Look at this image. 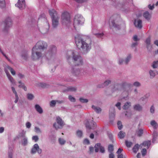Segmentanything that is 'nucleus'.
Returning <instances> with one entry per match:
<instances>
[{
    "instance_id": "c85d7f7f",
    "label": "nucleus",
    "mask_w": 158,
    "mask_h": 158,
    "mask_svg": "<svg viewBox=\"0 0 158 158\" xmlns=\"http://www.w3.org/2000/svg\"><path fill=\"white\" fill-rule=\"evenodd\" d=\"M151 126L154 129H156L158 127L157 123L154 120L151 121L150 123Z\"/></svg>"
},
{
    "instance_id": "c03bdc74",
    "label": "nucleus",
    "mask_w": 158,
    "mask_h": 158,
    "mask_svg": "<svg viewBox=\"0 0 158 158\" xmlns=\"http://www.w3.org/2000/svg\"><path fill=\"white\" fill-rule=\"evenodd\" d=\"M143 133V130L142 129H139L137 131L136 134L137 135L139 136H141Z\"/></svg>"
},
{
    "instance_id": "9b49d317",
    "label": "nucleus",
    "mask_w": 158,
    "mask_h": 158,
    "mask_svg": "<svg viewBox=\"0 0 158 158\" xmlns=\"http://www.w3.org/2000/svg\"><path fill=\"white\" fill-rule=\"evenodd\" d=\"M34 47L40 50H44L46 49L48 47V44L46 42L42 41H40L37 42Z\"/></svg>"
},
{
    "instance_id": "39448f33",
    "label": "nucleus",
    "mask_w": 158,
    "mask_h": 158,
    "mask_svg": "<svg viewBox=\"0 0 158 158\" xmlns=\"http://www.w3.org/2000/svg\"><path fill=\"white\" fill-rule=\"evenodd\" d=\"M44 56L41 50L34 47L32 48L31 50V58L34 60H37L41 59Z\"/></svg>"
},
{
    "instance_id": "5fc2aeb1",
    "label": "nucleus",
    "mask_w": 158,
    "mask_h": 158,
    "mask_svg": "<svg viewBox=\"0 0 158 158\" xmlns=\"http://www.w3.org/2000/svg\"><path fill=\"white\" fill-rule=\"evenodd\" d=\"M35 132L38 133H40L42 132V131L38 127H35Z\"/></svg>"
},
{
    "instance_id": "69168bd1",
    "label": "nucleus",
    "mask_w": 158,
    "mask_h": 158,
    "mask_svg": "<svg viewBox=\"0 0 158 158\" xmlns=\"http://www.w3.org/2000/svg\"><path fill=\"white\" fill-rule=\"evenodd\" d=\"M155 110V109L154 107L153 106H152L150 108V112L152 114H153L154 113Z\"/></svg>"
},
{
    "instance_id": "bf43d9fd",
    "label": "nucleus",
    "mask_w": 158,
    "mask_h": 158,
    "mask_svg": "<svg viewBox=\"0 0 158 158\" xmlns=\"http://www.w3.org/2000/svg\"><path fill=\"white\" fill-rule=\"evenodd\" d=\"M80 101L82 103H87L88 102V100L86 99H84L82 98H80L79 99Z\"/></svg>"
},
{
    "instance_id": "338daca9",
    "label": "nucleus",
    "mask_w": 158,
    "mask_h": 158,
    "mask_svg": "<svg viewBox=\"0 0 158 158\" xmlns=\"http://www.w3.org/2000/svg\"><path fill=\"white\" fill-rule=\"evenodd\" d=\"M121 103L120 102H118L116 104H115V106L117 107L119 110L121 109Z\"/></svg>"
},
{
    "instance_id": "4be33fe9",
    "label": "nucleus",
    "mask_w": 158,
    "mask_h": 158,
    "mask_svg": "<svg viewBox=\"0 0 158 158\" xmlns=\"http://www.w3.org/2000/svg\"><path fill=\"white\" fill-rule=\"evenodd\" d=\"M132 58V56L131 54H128L124 59L125 64L127 65L130 61Z\"/></svg>"
},
{
    "instance_id": "6e6552de",
    "label": "nucleus",
    "mask_w": 158,
    "mask_h": 158,
    "mask_svg": "<svg viewBox=\"0 0 158 158\" xmlns=\"http://www.w3.org/2000/svg\"><path fill=\"white\" fill-rule=\"evenodd\" d=\"M3 24L4 27L2 31L4 33H7L10 27H11L13 24V21L11 18L10 17L6 18L3 21Z\"/></svg>"
},
{
    "instance_id": "37998d69",
    "label": "nucleus",
    "mask_w": 158,
    "mask_h": 158,
    "mask_svg": "<svg viewBox=\"0 0 158 158\" xmlns=\"http://www.w3.org/2000/svg\"><path fill=\"white\" fill-rule=\"evenodd\" d=\"M13 151L12 149H9L8 153V158H13Z\"/></svg>"
},
{
    "instance_id": "864d4df0",
    "label": "nucleus",
    "mask_w": 158,
    "mask_h": 158,
    "mask_svg": "<svg viewBox=\"0 0 158 158\" xmlns=\"http://www.w3.org/2000/svg\"><path fill=\"white\" fill-rule=\"evenodd\" d=\"M93 34L96 35L97 37L101 38L104 35V34L102 33H94V32H93Z\"/></svg>"
},
{
    "instance_id": "f03ea898",
    "label": "nucleus",
    "mask_w": 158,
    "mask_h": 158,
    "mask_svg": "<svg viewBox=\"0 0 158 158\" xmlns=\"http://www.w3.org/2000/svg\"><path fill=\"white\" fill-rule=\"evenodd\" d=\"M75 41L77 47L85 52H87L91 48V41L89 38L84 40L79 37H76Z\"/></svg>"
},
{
    "instance_id": "ddd939ff",
    "label": "nucleus",
    "mask_w": 158,
    "mask_h": 158,
    "mask_svg": "<svg viewBox=\"0 0 158 158\" xmlns=\"http://www.w3.org/2000/svg\"><path fill=\"white\" fill-rule=\"evenodd\" d=\"M37 152L38 154H41L42 152V150L40 148L38 144H35L31 148V153L32 154H35Z\"/></svg>"
},
{
    "instance_id": "7ed1b4c3",
    "label": "nucleus",
    "mask_w": 158,
    "mask_h": 158,
    "mask_svg": "<svg viewBox=\"0 0 158 158\" xmlns=\"http://www.w3.org/2000/svg\"><path fill=\"white\" fill-rule=\"evenodd\" d=\"M121 21L120 16L118 15H114L112 16L109 20L110 27L114 32L120 29V23Z\"/></svg>"
},
{
    "instance_id": "052dcab7",
    "label": "nucleus",
    "mask_w": 158,
    "mask_h": 158,
    "mask_svg": "<svg viewBox=\"0 0 158 158\" xmlns=\"http://www.w3.org/2000/svg\"><path fill=\"white\" fill-rule=\"evenodd\" d=\"M0 52L8 61H10V59L8 57L6 56V55L3 52L1 49H0Z\"/></svg>"
},
{
    "instance_id": "1a4fd4ad",
    "label": "nucleus",
    "mask_w": 158,
    "mask_h": 158,
    "mask_svg": "<svg viewBox=\"0 0 158 158\" xmlns=\"http://www.w3.org/2000/svg\"><path fill=\"white\" fill-rule=\"evenodd\" d=\"M56 52V47L54 45H51L49 48L48 53L47 54V59L49 60H53L55 58Z\"/></svg>"
},
{
    "instance_id": "4d7b16f0",
    "label": "nucleus",
    "mask_w": 158,
    "mask_h": 158,
    "mask_svg": "<svg viewBox=\"0 0 158 158\" xmlns=\"http://www.w3.org/2000/svg\"><path fill=\"white\" fill-rule=\"evenodd\" d=\"M77 90L76 88L75 87H69L68 88V90L69 91H71L72 92H75Z\"/></svg>"
},
{
    "instance_id": "a211bd4d",
    "label": "nucleus",
    "mask_w": 158,
    "mask_h": 158,
    "mask_svg": "<svg viewBox=\"0 0 158 158\" xmlns=\"http://www.w3.org/2000/svg\"><path fill=\"white\" fill-rule=\"evenodd\" d=\"M111 81L110 79H108L106 80L103 83L99 85L98 87L99 88H103L105 86H108L110 84Z\"/></svg>"
},
{
    "instance_id": "f3484780",
    "label": "nucleus",
    "mask_w": 158,
    "mask_h": 158,
    "mask_svg": "<svg viewBox=\"0 0 158 158\" xmlns=\"http://www.w3.org/2000/svg\"><path fill=\"white\" fill-rule=\"evenodd\" d=\"M6 74L9 80L11 83V85H16V81L11 76L9 73L6 71Z\"/></svg>"
},
{
    "instance_id": "9d476101",
    "label": "nucleus",
    "mask_w": 158,
    "mask_h": 158,
    "mask_svg": "<svg viewBox=\"0 0 158 158\" xmlns=\"http://www.w3.org/2000/svg\"><path fill=\"white\" fill-rule=\"evenodd\" d=\"M64 125V123L62 119L59 117H57L56 118V122L53 125V127L56 130L61 129Z\"/></svg>"
},
{
    "instance_id": "20e7f679",
    "label": "nucleus",
    "mask_w": 158,
    "mask_h": 158,
    "mask_svg": "<svg viewBox=\"0 0 158 158\" xmlns=\"http://www.w3.org/2000/svg\"><path fill=\"white\" fill-rule=\"evenodd\" d=\"M49 13L52 19V27L56 28L59 25V16L56 10H49Z\"/></svg>"
},
{
    "instance_id": "c756f323",
    "label": "nucleus",
    "mask_w": 158,
    "mask_h": 158,
    "mask_svg": "<svg viewBox=\"0 0 158 158\" xmlns=\"http://www.w3.org/2000/svg\"><path fill=\"white\" fill-rule=\"evenodd\" d=\"M92 107L94 111L97 113H100L102 111L101 109L99 107L93 105Z\"/></svg>"
},
{
    "instance_id": "de8ad7c7",
    "label": "nucleus",
    "mask_w": 158,
    "mask_h": 158,
    "mask_svg": "<svg viewBox=\"0 0 158 158\" xmlns=\"http://www.w3.org/2000/svg\"><path fill=\"white\" fill-rule=\"evenodd\" d=\"M151 37L150 36H149L148 38L146 39L145 42L146 45L149 44L151 43Z\"/></svg>"
},
{
    "instance_id": "ea45409f",
    "label": "nucleus",
    "mask_w": 158,
    "mask_h": 158,
    "mask_svg": "<svg viewBox=\"0 0 158 158\" xmlns=\"http://www.w3.org/2000/svg\"><path fill=\"white\" fill-rule=\"evenodd\" d=\"M158 136V133L157 132L154 131L153 133V139L152 140V142L154 143V142L156 140V139Z\"/></svg>"
},
{
    "instance_id": "603ef678",
    "label": "nucleus",
    "mask_w": 158,
    "mask_h": 158,
    "mask_svg": "<svg viewBox=\"0 0 158 158\" xmlns=\"http://www.w3.org/2000/svg\"><path fill=\"white\" fill-rule=\"evenodd\" d=\"M68 98L71 102H75L76 101L75 98L71 95H69Z\"/></svg>"
},
{
    "instance_id": "774afa93",
    "label": "nucleus",
    "mask_w": 158,
    "mask_h": 158,
    "mask_svg": "<svg viewBox=\"0 0 158 158\" xmlns=\"http://www.w3.org/2000/svg\"><path fill=\"white\" fill-rule=\"evenodd\" d=\"M32 139L35 142H36L38 140L39 138L37 136H34L32 137Z\"/></svg>"
},
{
    "instance_id": "2eb2a0df",
    "label": "nucleus",
    "mask_w": 158,
    "mask_h": 158,
    "mask_svg": "<svg viewBox=\"0 0 158 158\" xmlns=\"http://www.w3.org/2000/svg\"><path fill=\"white\" fill-rule=\"evenodd\" d=\"M95 148V152H98L100 150L101 152L104 153L105 152V149L102 146L100 143L96 144L94 146Z\"/></svg>"
},
{
    "instance_id": "4c0bfd02",
    "label": "nucleus",
    "mask_w": 158,
    "mask_h": 158,
    "mask_svg": "<svg viewBox=\"0 0 158 158\" xmlns=\"http://www.w3.org/2000/svg\"><path fill=\"white\" fill-rule=\"evenodd\" d=\"M145 147H146L147 148H148L151 145V141H148L144 142L142 144Z\"/></svg>"
},
{
    "instance_id": "473e14b6",
    "label": "nucleus",
    "mask_w": 158,
    "mask_h": 158,
    "mask_svg": "<svg viewBox=\"0 0 158 158\" xmlns=\"http://www.w3.org/2000/svg\"><path fill=\"white\" fill-rule=\"evenodd\" d=\"M126 135L125 133L123 131H120L118 134V137L120 139L123 138Z\"/></svg>"
},
{
    "instance_id": "a18cd8bd",
    "label": "nucleus",
    "mask_w": 158,
    "mask_h": 158,
    "mask_svg": "<svg viewBox=\"0 0 158 158\" xmlns=\"http://www.w3.org/2000/svg\"><path fill=\"white\" fill-rule=\"evenodd\" d=\"M37 85L42 88L45 87L46 86V84L44 83L38 82L36 84Z\"/></svg>"
},
{
    "instance_id": "8fccbe9b",
    "label": "nucleus",
    "mask_w": 158,
    "mask_h": 158,
    "mask_svg": "<svg viewBox=\"0 0 158 158\" xmlns=\"http://www.w3.org/2000/svg\"><path fill=\"white\" fill-rule=\"evenodd\" d=\"M134 86L136 87H139L141 86V83L138 81H135L133 84Z\"/></svg>"
},
{
    "instance_id": "c9c22d12",
    "label": "nucleus",
    "mask_w": 158,
    "mask_h": 158,
    "mask_svg": "<svg viewBox=\"0 0 158 158\" xmlns=\"http://www.w3.org/2000/svg\"><path fill=\"white\" fill-rule=\"evenodd\" d=\"M27 98L28 100H32L34 98V96L32 94L28 93L27 95Z\"/></svg>"
},
{
    "instance_id": "e433bc0d",
    "label": "nucleus",
    "mask_w": 158,
    "mask_h": 158,
    "mask_svg": "<svg viewBox=\"0 0 158 158\" xmlns=\"http://www.w3.org/2000/svg\"><path fill=\"white\" fill-rule=\"evenodd\" d=\"M58 142L60 145H64L66 143V140L63 138H59Z\"/></svg>"
},
{
    "instance_id": "6ab92c4d",
    "label": "nucleus",
    "mask_w": 158,
    "mask_h": 158,
    "mask_svg": "<svg viewBox=\"0 0 158 158\" xmlns=\"http://www.w3.org/2000/svg\"><path fill=\"white\" fill-rule=\"evenodd\" d=\"M8 70H9L10 71L11 74L13 76H14L15 75V72L13 68L10 67L8 65H6L5 67V73H6V71H7V72L9 73L8 71Z\"/></svg>"
},
{
    "instance_id": "393cba45",
    "label": "nucleus",
    "mask_w": 158,
    "mask_h": 158,
    "mask_svg": "<svg viewBox=\"0 0 158 158\" xmlns=\"http://www.w3.org/2000/svg\"><path fill=\"white\" fill-rule=\"evenodd\" d=\"M131 105V102H127L124 103L122 108L123 109L126 110L129 109Z\"/></svg>"
},
{
    "instance_id": "412c9836",
    "label": "nucleus",
    "mask_w": 158,
    "mask_h": 158,
    "mask_svg": "<svg viewBox=\"0 0 158 158\" xmlns=\"http://www.w3.org/2000/svg\"><path fill=\"white\" fill-rule=\"evenodd\" d=\"M96 123L94 122L91 123H90L88 122L86 124V127L88 131V130H90L91 129H94L95 127Z\"/></svg>"
},
{
    "instance_id": "680f3d73",
    "label": "nucleus",
    "mask_w": 158,
    "mask_h": 158,
    "mask_svg": "<svg viewBox=\"0 0 158 158\" xmlns=\"http://www.w3.org/2000/svg\"><path fill=\"white\" fill-rule=\"evenodd\" d=\"M0 52L8 61H10V59L8 57L6 56V55L3 52L1 49H0Z\"/></svg>"
},
{
    "instance_id": "2f4dec72",
    "label": "nucleus",
    "mask_w": 158,
    "mask_h": 158,
    "mask_svg": "<svg viewBox=\"0 0 158 158\" xmlns=\"http://www.w3.org/2000/svg\"><path fill=\"white\" fill-rule=\"evenodd\" d=\"M143 17L147 20H148L151 18V15L148 11H146L143 15Z\"/></svg>"
},
{
    "instance_id": "aec40b11",
    "label": "nucleus",
    "mask_w": 158,
    "mask_h": 158,
    "mask_svg": "<svg viewBox=\"0 0 158 158\" xmlns=\"http://www.w3.org/2000/svg\"><path fill=\"white\" fill-rule=\"evenodd\" d=\"M135 26L139 29H141L142 27V21L139 19L135 20L134 23Z\"/></svg>"
},
{
    "instance_id": "0e129e2a",
    "label": "nucleus",
    "mask_w": 158,
    "mask_h": 158,
    "mask_svg": "<svg viewBox=\"0 0 158 158\" xmlns=\"http://www.w3.org/2000/svg\"><path fill=\"white\" fill-rule=\"evenodd\" d=\"M133 39L134 41L137 42L139 40V39L138 38L137 35H135L133 37Z\"/></svg>"
},
{
    "instance_id": "f257e3e1",
    "label": "nucleus",
    "mask_w": 158,
    "mask_h": 158,
    "mask_svg": "<svg viewBox=\"0 0 158 158\" xmlns=\"http://www.w3.org/2000/svg\"><path fill=\"white\" fill-rule=\"evenodd\" d=\"M66 58L69 62L72 59L75 64L77 65L83 64V61L81 56L78 55L77 52L75 50H70L67 52Z\"/></svg>"
},
{
    "instance_id": "b1692460",
    "label": "nucleus",
    "mask_w": 158,
    "mask_h": 158,
    "mask_svg": "<svg viewBox=\"0 0 158 158\" xmlns=\"http://www.w3.org/2000/svg\"><path fill=\"white\" fill-rule=\"evenodd\" d=\"M11 88L13 93L15 94V102L16 103L18 102L19 98L18 96L17 92L15 89V88L14 87L12 86Z\"/></svg>"
},
{
    "instance_id": "5701e85b",
    "label": "nucleus",
    "mask_w": 158,
    "mask_h": 158,
    "mask_svg": "<svg viewBox=\"0 0 158 158\" xmlns=\"http://www.w3.org/2000/svg\"><path fill=\"white\" fill-rule=\"evenodd\" d=\"M63 102L61 101L58 100H53L51 101L50 103V106L51 107H54L55 106L56 104H61Z\"/></svg>"
},
{
    "instance_id": "a19ab883",
    "label": "nucleus",
    "mask_w": 158,
    "mask_h": 158,
    "mask_svg": "<svg viewBox=\"0 0 158 158\" xmlns=\"http://www.w3.org/2000/svg\"><path fill=\"white\" fill-rule=\"evenodd\" d=\"M22 144L24 146L26 145L27 143V139L25 137H24L23 139L21 141Z\"/></svg>"
},
{
    "instance_id": "423d86ee",
    "label": "nucleus",
    "mask_w": 158,
    "mask_h": 158,
    "mask_svg": "<svg viewBox=\"0 0 158 158\" xmlns=\"http://www.w3.org/2000/svg\"><path fill=\"white\" fill-rule=\"evenodd\" d=\"M61 22L62 25L68 27L71 22L70 15L68 11H64L61 16Z\"/></svg>"
},
{
    "instance_id": "f704fd0d",
    "label": "nucleus",
    "mask_w": 158,
    "mask_h": 158,
    "mask_svg": "<svg viewBox=\"0 0 158 158\" xmlns=\"http://www.w3.org/2000/svg\"><path fill=\"white\" fill-rule=\"evenodd\" d=\"M19 83L20 84L18 87L19 88H22L25 91H26L27 90V88L26 86H25L24 84L21 81H19Z\"/></svg>"
},
{
    "instance_id": "09e8293b",
    "label": "nucleus",
    "mask_w": 158,
    "mask_h": 158,
    "mask_svg": "<svg viewBox=\"0 0 158 158\" xmlns=\"http://www.w3.org/2000/svg\"><path fill=\"white\" fill-rule=\"evenodd\" d=\"M146 46L147 50L149 51H151L152 48V45L151 44L146 45Z\"/></svg>"
},
{
    "instance_id": "e2e57ef3",
    "label": "nucleus",
    "mask_w": 158,
    "mask_h": 158,
    "mask_svg": "<svg viewBox=\"0 0 158 158\" xmlns=\"http://www.w3.org/2000/svg\"><path fill=\"white\" fill-rule=\"evenodd\" d=\"M125 143L127 146L128 147H130L132 144V142L127 141H126Z\"/></svg>"
},
{
    "instance_id": "4468645a",
    "label": "nucleus",
    "mask_w": 158,
    "mask_h": 158,
    "mask_svg": "<svg viewBox=\"0 0 158 158\" xmlns=\"http://www.w3.org/2000/svg\"><path fill=\"white\" fill-rule=\"evenodd\" d=\"M16 7L20 9H25V4L24 0H18L17 3L15 4Z\"/></svg>"
},
{
    "instance_id": "3c124183",
    "label": "nucleus",
    "mask_w": 158,
    "mask_h": 158,
    "mask_svg": "<svg viewBox=\"0 0 158 158\" xmlns=\"http://www.w3.org/2000/svg\"><path fill=\"white\" fill-rule=\"evenodd\" d=\"M76 134L78 137H81L82 136V132L81 131L78 130L77 131Z\"/></svg>"
},
{
    "instance_id": "0eeeda50",
    "label": "nucleus",
    "mask_w": 158,
    "mask_h": 158,
    "mask_svg": "<svg viewBox=\"0 0 158 158\" xmlns=\"http://www.w3.org/2000/svg\"><path fill=\"white\" fill-rule=\"evenodd\" d=\"M85 19L81 14H77L74 18V26L75 29L78 28L84 23Z\"/></svg>"
},
{
    "instance_id": "a878e982",
    "label": "nucleus",
    "mask_w": 158,
    "mask_h": 158,
    "mask_svg": "<svg viewBox=\"0 0 158 158\" xmlns=\"http://www.w3.org/2000/svg\"><path fill=\"white\" fill-rule=\"evenodd\" d=\"M150 75V77L151 78H153L157 74L158 72L156 70H150L149 72Z\"/></svg>"
},
{
    "instance_id": "58836bf2",
    "label": "nucleus",
    "mask_w": 158,
    "mask_h": 158,
    "mask_svg": "<svg viewBox=\"0 0 158 158\" xmlns=\"http://www.w3.org/2000/svg\"><path fill=\"white\" fill-rule=\"evenodd\" d=\"M28 55L27 52L23 53L21 55V57L23 59L26 60L28 58Z\"/></svg>"
},
{
    "instance_id": "bb28decb",
    "label": "nucleus",
    "mask_w": 158,
    "mask_h": 158,
    "mask_svg": "<svg viewBox=\"0 0 158 158\" xmlns=\"http://www.w3.org/2000/svg\"><path fill=\"white\" fill-rule=\"evenodd\" d=\"M35 109L36 111L40 114H41L43 113V110L41 106L38 104L35 105Z\"/></svg>"
},
{
    "instance_id": "6e6d98bb",
    "label": "nucleus",
    "mask_w": 158,
    "mask_h": 158,
    "mask_svg": "<svg viewBox=\"0 0 158 158\" xmlns=\"http://www.w3.org/2000/svg\"><path fill=\"white\" fill-rule=\"evenodd\" d=\"M117 125L118 129L119 130H121L123 128V125H122L121 122L120 121H118L117 123Z\"/></svg>"
},
{
    "instance_id": "72a5a7b5",
    "label": "nucleus",
    "mask_w": 158,
    "mask_h": 158,
    "mask_svg": "<svg viewBox=\"0 0 158 158\" xmlns=\"http://www.w3.org/2000/svg\"><path fill=\"white\" fill-rule=\"evenodd\" d=\"M6 6L5 0H0V8L1 9H4Z\"/></svg>"
},
{
    "instance_id": "cd10ccee",
    "label": "nucleus",
    "mask_w": 158,
    "mask_h": 158,
    "mask_svg": "<svg viewBox=\"0 0 158 158\" xmlns=\"http://www.w3.org/2000/svg\"><path fill=\"white\" fill-rule=\"evenodd\" d=\"M117 63L120 65L125 64L124 59L122 57H118L117 60Z\"/></svg>"
},
{
    "instance_id": "49530a36",
    "label": "nucleus",
    "mask_w": 158,
    "mask_h": 158,
    "mask_svg": "<svg viewBox=\"0 0 158 158\" xmlns=\"http://www.w3.org/2000/svg\"><path fill=\"white\" fill-rule=\"evenodd\" d=\"M158 65V60L154 61L152 63V66L154 69H156Z\"/></svg>"
},
{
    "instance_id": "13d9d810",
    "label": "nucleus",
    "mask_w": 158,
    "mask_h": 158,
    "mask_svg": "<svg viewBox=\"0 0 158 158\" xmlns=\"http://www.w3.org/2000/svg\"><path fill=\"white\" fill-rule=\"evenodd\" d=\"M108 151L110 153L112 152L113 150V146L112 145H110L108 146Z\"/></svg>"
},
{
    "instance_id": "7c9ffc66",
    "label": "nucleus",
    "mask_w": 158,
    "mask_h": 158,
    "mask_svg": "<svg viewBox=\"0 0 158 158\" xmlns=\"http://www.w3.org/2000/svg\"><path fill=\"white\" fill-rule=\"evenodd\" d=\"M134 109L136 110L140 111H142V107L139 104H137L134 106Z\"/></svg>"
},
{
    "instance_id": "dca6fc26",
    "label": "nucleus",
    "mask_w": 158,
    "mask_h": 158,
    "mask_svg": "<svg viewBox=\"0 0 158 158\" xmlns=\"http://www.w3.org/2000/svg\"><path fill=\"white\" fill-rule=\"evenodd\" d=\"M83 70L80 69H79L74 68L72 71V73L74 75L78 76L82 75L81 72Z\"/></svg>"
},
{
    "instance_id": "79ce46f5",
    "label": "nucleus",
    "mask_w": 158,
    "mask_h": 158,
    "mask_svg": "<svg viewBox=\"0 0 158 158\" xmlns=\"http://www.w3.org/2000/svg\"><path fill=\"white\" fill-rule=\"evenodd\" d=\"M139 146L138 144H136L133 148V151L135 153H136L138 151Z\"/></svg>"
},
{
    "instance_id": "f8f14e48",
    "label": "nucleus",
    "mask_w": 158,
    "mask_h": 158,
    "mask_svg": "<svg viewBox=\"0 0 158 158\" xmlns=\"http://www.w3.org/2000/svg\"><path fill=\"white\" fill-rule=\"evenodd\" d=\"M49 28V24L47 21L45 24L40 28V32L43 34L47 33L48 32Z\"/></svg>"
}]
</instances>
